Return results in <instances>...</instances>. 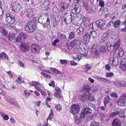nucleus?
Returning <instances> with one entry per match:
<instances>
[{"mask_svg":"<svg viewBox=\"0 0 126 126\" xmlns=\"http://www.w3.org/2000/svg\"><path fill=\"white\" fill-rule=\"evenodd\" d=\"M80 111L79 106L77 104H73L71 106V112L73 114L78 113Z\"/></svg>","mask_w":126,"mask_h":126,"instance_id":"obj_7","label":"nucleus"},{"mask_svg":"<svg viewBox=\"0 0 126 126\" xmlns=\"http://www.w3.org/2000/svg\"><path fill=\"white\" fill-rule=\"evenodd\" d=\"M44 77L46 78L50 79L51 78V76L49 75L46 73L44 75Z\"/></svg>","mask_w":126,"mask_h":126,"instance_id":"obj_62","label":"nucleus"},{"mask_svg":"<svg viewBox=\"0 0 126 126\" xmlns=\"http://www.w3.org/2000/svg\"><path fill=\"white\" fill-rule=\"evenodd\" d=\"M6 22L10 25L12 24L15 21L14 16H11V14L9 13L6 15Z\"/></svg>","mask_w":126,"mask_h":126,"instance_id":"obj_8","label":"nucleus"},{"mask_svg":"<svg viewBox=\"0 0 126 126\" xmlns=\"http://www.w3.org/2000/svg\"><path fill=\"white\" fill-rule=\"evenodd\" d=\"M109 35L107 32L104 33L102 37L101 41L103 42H104L107 40L108 38Z\"/></svg>","mask_w":126,"mask_h":126,"instance_id":"obj_24","label":"nucleus"},{"mask_svg":"<svg viewBox=\"0 0 126 126\" xmlns=\"http://www.w3.org/2000/svg\"><path fill=\"white\" fill-rule=\"evenodd\" d=\"M96 10V8L94 6L92 7L90 10V12L93 13Z\"/></svg>","mask_w":126,"mask_h":126,"instance_id":"obj_48","label":"nucleus"},{"mask_svg":"<svg viewBox=\"0 0 126 126\" xmlns=\"http://www.w3.org/2000/svg\"><path fill=\"white\" fill-rule=\"evenodd\" d=\"M81 43V41L80 40L74 39L68 44L67 46V47L69 49H71L74 47L79 48L80 47Z\"/></svg>","mask_w":126,"mask_h":126,"instance_id":"obj_1","label":"nucleus"},{"mask_svg":"<svg viewBox=\"0 0 126 126\" xmlns=\"http://www.w3.org/2000/svg\"><path fill=\"white\" fill-rule=\"evenodd\" d=\"M106 23L105 20H100L96 21L94 25L93 24V28L95 29L99 28L100 30H103Z\"/></svg>","mask_w":126,"mask_h":126,"instance_id":"obj_3","label":"nucleus"},{"mask_svg":"<svg viewBox=\"0 0 126 126\" xmlns=\"http://www.w3.org/2000/svg\"><path fill=\"white\" fill-rule=\"evenodd\" d=\"M112 62L114 65H116L119 63V59L117 58H114Z\"/></svg>","mask_w":126,"mask_h":126,"instance_id":"obj_32","label":"nucleus"},{"mask_svg":"<svg viewBox=\"0 0 126 126\" xmlns=\"http://www.w3.org/2000/svg\"><path fill=\"white\" fill-rule=\"evenodd\" d=\"M115 21V17H113L112 19L110 21L108 24V27H110L112 26L114 24L113 23Z\"/></svg>","mask_w":126,"mask_h":126,"instance_id":"obj_33","label":"nucleus"},{"mask_svg":"<svg viewBox=\"0 0 126 126\" xmlns=\"http://www.w3.org/2000/svg\"><path fill=\"white\" fill-rule=\"evenodd\" d=\"M86 114L84 113V112L82 111L81 113L80 114V117L81 119H83L86 116Z\"/></svg>","mask_w":126,"mask_h":126,"instance_id":"obj_51","label":"nucleus"},{"mask_svg":"<svg viewBox=\"0 0 126 126\" xmlns=\"http://www.w3.org/2000/svg\"><path fill=\"white\" fill-rule=\"evenodd\" d=\"M55 108L57 110L59 111L62 109V106L60 104L57 105L55 107Z\"/></svg>","mask_w":126,"mask_h":126,"instance_id":"obj_52","label":"nucleus"},{"mask_svg":"<svg viewBox=\"0 0 126 126\" xmlns=\"http://www.w3.org/2000/svg\"><path fill=\"white\" fill-rule=\"evenodd\" d=\"M82 111L84 112V113L86 115L91 113L92 111L88 107L84 109H83Z\"/></svg>","mask_w":126,"mask_h":126,"instance_id":"obj_29","label":"nucleus"},{"mask_svg":"<svg viewBox=\"0 0 126 126\" xmlns=\"http://www.w3.org/2000/svg\"><path fill=\"white\" fill-rule=\"evenodd\" d=\"M114 75V74L112 72H110L109 73H106V76L107 77H111Z\"/></svg>","mask_w":126,"mask_h":126,"instance_id":"obj_55","label":"nucleus"},{"mask_svg":"<svg viewBox=\"0 0 126 126\" xmlns=\"http://www.w3.org/2000/svg\"><path fill=\"white\" fill-rule=\"evenodd\" d=\"M81 56L80 55H78L76 56L73 57V59L78 61H79L81 59Z\"/></svg>","mask_w":126,"mask_h":126,"instance_id":"obj_43","label":"nucleus"},{"mask_svg":"<svg viewBox=\"0 0 126 126\" xmlns=\"http://www.w3.org/2000/svg\"><path fill=\"white\" fill-rule=\"evenodd\" d=\"M113 84L115 86H117L119 87H121V86L122 83L119 82H113Z\"/></svg>","mask_w":126,"mask_h":126,"instance_id":"obj_46","label":"nucleus"},{"mask_svg":"<svg viewBox=\"0 0 126 126\" xmlns=\"http://www.w3.org/2000/svg\"><path fill=\"white\" fill-rule=\"evenodd\" d=\"M91 90L92 92L95 93L97 91L98 89L96 87L93 86L91 88Z\"/></svg>","mask_w":126,"mask_h":126,"instance_id":"obj_50","label":"nucleus"},{"mask_svg":"<svg viewBox=\"0 0 126 126\" xmlns=\"http://www.w3.org/2000/svg\"><path fill=\"white\" fill-rule=\"evenodd\" d=\"M80 10L78 5H75L73 6L72 9V13L74 14H77L79 12Z\"/></svg>","mask_w":126,"mask_h":126,"instance_id":"obj_13","label":"nucleus"},{"mask_svg":"<svg viewBox=\"0 0 126 126\" xmlns=\"http://www.w3.org/2000/svg\"><path fill=\"white\" fill-rule=\"evenodd\" d=\"M20 50L23 52H25L29 50V45L26 43H23L20 45Z\"/></svg>","mask_w":126,"mask_h":126,"instance_id":"obj_12","label":"nucleus"},{"mask_svg":"<svg viewBox=\"0 0 126 126\" xmlns=\"http://www.w3.org/2000/svg\"><path fill=\"white\" fill-rule=\"evenodd\" d=\"M112 125L113 126H120V121L118 119H115L113 122Z\"/></svg>","mask_w":126,"mask_h":126,"instance_id":"obj_19","label":"nucleus"},{"mask_svg":"<svg viewBox=\"0 0 126 126\" xmlns=\"http://www.w3.org/2000/svg\"><path fill=\"white\" fill-rule=\"evenodd\" d=\"M125 59H123L120 63L121 65V68L123 70H125L126 69V63H123V62H124Z\"/></svg>","mask_w":126,"mask_h":126,"instance_id":"obj_27","label":"nucleus"},{"mask_svg":"<svg viewBox=\"0 0 126 126\" xmlns=\"http://www.w3.org/2000/svg\"><path fill=\"white\" fill-rule=\"evenodd\" d=\"M116 56L119 57H122L124 55V51L121 48L118 47L114 51Z\"/></svg>","mask_w":126,"mask_h":126,"instance_id":"obj_9","label":"nucleus"},{"mask_svg":"<svg viewBox=\"0 0 126 126\" xmlns=\"http://www.w3.org/2000/svg\"><path fill=\"white\" fill-rule=\"evenodd\" d=\"M108 49V47L106 45H103L102 46L99 48L100 52L102 53H104L106 52Z\"/></svg>","mask_w":126,"mask_h":126,"instance_id":"obj_20","label":"nucleus"},{"mask_svg":"<svg viewBox=\"0 0 126 126\" xmlns=\"http://www.w3.org/2000/svg\"><path fill=\"white\" fill-rule=\"evenodd\" d=\"M0 114L1 116L2 117L4 120H7L9 119V117L7 115L2 112L0 113Z\"/></svg>","mask_w":126,"mask_h":126,"instance_id":"obj_34","label":"nucleus"},{"mask_svg":"<svg viewBox=\"0 0 126 126\" xmlns=\"http://www.w3.org/2000/svg\"><path fill=\"white\" fill-rule=\"evenodd\" d=\"M82 23L84 24L85 25L87 24V22H88V20L84 16L82 17Z\"/></svg>","mask_w":126,"mask_h":126,"instance_id":"obj_44","label":"nucleus"},{"mask_svg":"<svg viewBox=\"0 0 126 126\" xmlns=\"http://www.w3.org/2000/svg\"><path fill=\"white\" fill-rule=\"evenodd\" d=\"M120 45V41L118 40L113 45L114 48H118Z\"/></svg>","mask_w":126,"mask_h":126,"instance_id":"obj_40","label":"nucleus"},{"mask_svg":"<svg viewBox=\"0 0 126 126\" xmlns=\"http://www.w3.org/2000/svg\"><path fill=\"white\" fill-rule=\"evenodd\" d=\"M0 32L4 36H6L8 34V32L2 27L0 28Z\"/></svg>","mask_w":126,"mask_h":126,"instance_id":"obj_28","label":"nucleus"},{"mask_svg":"<svg viewBox=\"0 0 126 126\" xmlns=\"http://www.w3.org/2000/svg\"><path fill=\"white\" fill-rule=\"evenodd\" d=\"M99 5L101 7H103L104 6V2L103 1L100 0L99 2Z\"/></svg>","mask_w":126,"mask_h":126,"instance_id":"obj_61","label":"nucleus"},{"mask_svg":"<svg viewBox=\"0 0 126 126\" xmlns=\"http://www.w3.org/2000/svg\"><path fill=\"white\" fill-rule=\"evenodd\" d=\"M38 48V46L36 45L35 44L31 45L30 47L29 48L31 52H33L34 53L36 52Z\"/></svg>","mask_w":126,"mask_h":126,"instance_id":"obj_16","label":"nucleus"},{"mask_svg":"<svg viewBox=\"0 0 126 126\" xmlns=\"http://www.w3.org/2000/svg\"><path fill=\"white\" fill-rule=\"evenodd\" d=\"M82 89L84 91H89L90 90L91 87L88 85H86L83 87Z\"/></svg>","mask_w":126,"mask_h":126,"instance_id":"obj_38","label":"nucleus"},{"mask_svg":"<svg viewBox=\"0 0 126 126\" xmlns=\"http://www.w3.org/2000/svg\"><path fill=\"white\" fill-rule=\"evenodd\" d=\"M18 35L21 40L27 38L28 37L26 34L23 32H20Z\"/></svg>","mask_w":126,"mask_h":126,"instance_id":"obj_18","label":"nucleus"},{"mask_svg":"<svg viewBox=\"0 0 126 126\" xmlns=\"http://www.w3.org/2000/svg\"><path fill=\"white\" fill-rule=\"evenodd\" d=\"M20 40H21L18 35V36L17 37L14 39V42L15 43H16L20 41Z\"/></svg>","mask_w":126,"mask_h":126,"instance_id":"obj_56","label":"nucleus"},{"mask_svg":"<svg viewBox=\"0 0 126 126\" xmlns=\"http://www.w3.org/2000/svg\"><path fill=\"white\" fill-rule=\"evenodd\" d=\"M48 14L47 13H44L41 14L39 19H42V22L44 23V27H47L49 25L50 20L47 17Z\"/></svg>","mask_w":126,"mask_h":126,"instance_id":"obj_4","label":"nucleus"},{"mask_svg":"<svg viewBox=\"0 0 126 126\" xmlns=\"http://www.w3.org/2000/svg\"><path fill=\"white\" fill-rule=\"evenodd\" d=\"M110 101V99L109 96H107L104 98V103L105 107H106V104L109 103Z\"/></svg>","mask_w":126,"mask_h":126,"instance_id":"obj_35","label":"nucleus"},{"mask_svg":"<svg viewBox=\"0 0 126 126\" xmlns=\"http://www.w3.org/2000/svg\"><path fill=\"white\" fill-rule=\"evenodd\" d=\"M84 29L81 26L79 27L76 31L77 34L79 35H82L84 32Z\"/></svg>","mask_w":126,"mask_h":126,"instance_id":"obj_21","label":"nucleus"},{"mask_svg":"<svg viewBox=\"0 0 126 126\" xmlns=\"http://www.w3.org/2000/svg\"><path fill=\"white\" fill-rule=\"evenodd\" d=\"M51 21H54V20H56V18L55 17V16L54 15H52L51 16Z\"/></svg>","mask_w":126,"mask_h":126,"instance_id":"obj_60","label":"nucleus"},{"mask_svg":"<svg viewBox=\"0 0 126 126\" xmlns=\"http://www.w3.org/2000/svg\"><path fill=\"white\" fill-rule=\"evenodd\" d=\"M123 110H121L120 111V113H119V116L121 118H124L125 117V115H126V114H125V113L123 111Z\"/></svg>","mask_w":126,"mask_h":126,"instance_id":"obj_42","label":"nucleus"},{"mask_svg":"<svg viewBox=\"0 0 126 126\" xmlns=\"http://www.w3.org/2000/svg\"><path fill=\"white\" fill-rule=\"evenodd\" d=\"M53 111L51 109L50 110V111L49 116L47 119V121L48 120H49L50 121L51 120L52 117L53 116Z\"/></svg>","mask_w":126,"mask_h":126,"instance_id":"obj_31","label":"nucleus"},{"mask_svg":"<svg viewBox=\"0 0 126 126\" xmlns=\"http://www.w3.org/2000/svg\"><path fill=\"white\" fill-rule=\"evenodd\" d=\"M36 27L34 21H31L27 23L25 30L28 32H31L34 31Z\"/></svg>","mask_w":126,"mask_h":126,"instance_id":"obj_2","label":"nucleus"},{"mask_svg":"<svg viewBox=\"0 0 126 126\" xmlns=\"http://www.w3.org/2000/svg\"><path fill=\"white\" fill-rule=\"evenodd\" d=\"M30 84L31 86H35V88L37 90L41 92H42V90L39 87H38V85L40 86L42 85V84L39 82L36 81H32L31 83H30Z\"/></svg>","mask_w":126,"mask_h":126,"instance_id":"obj_10","label":"nucleus"},{"mask_svg":"<svg viewBox=\"0 0 126 126\" xmlns=\"http://www.w3.org/2000/svg\"><path fill=\"white\" fill-rule=\"evenodd\" d=\"M25 94V95L27 96H29L30 95V93L27 90H25L24 91Z\"/></svg>","mask_w":126,"mask_h":126,"instance_id":"obj_63","label":"nucleus"},{"mask_svg":"<svg viewBox=\"0 0 126 126\" xmlns=\"http://www.w3.org/2000/svg\"><path fill=\"white\" fill-rule=\"evenodd\" d=\"M83 5L84 6V7L85 8L86 10H88L90 8V7L89 5H88V4H87V2L86 3L85 2H84V4H83Z\"/></svg>","mask_w":126,"mask_h":126,"instance_id":"obj_54","label":"nucleus"},{"mask_svg":"<svg viewBox=\"0 0 126 126\" xmlns=\"http://www.w3.org/2000/svg\"><path fill=\"white\" fill-rule=\"evenodd\" d=\"M90 126H99L98 123L94 121L91 124Z\"/></svg>","mask_w":126,"mask_h":126,"instance_id":"obj_47","label":"nucleus"},{"mask_svg":"<svg viewBox=\"0 0 126 126\" xmlns=\"http://www.w3.org/2000/svg\"><path fill=\"white\" fill-rule=\"evenodd\" d=\"M117 103L119 105L123 106H125L126 105V99L121 98L118 101Z\"/></svg>","mask_w":126,"mask_h":126,"instance_id":"obj_17","label":"nucleus"},{"mask_svg":"<svg viewBox=\"0 0 126 126\" xmlns=\"http://www.w3.org/2000/svg\"><path fill=\"white\" fill-rule=\"evenodd\" d=\"M49 85L51 86L54 87H55L54 82L53 81H51L50 83H49Z\"/></svg>","mask_w":126,"mask_h":126,"instance_id":"obj_59","label":"nucleus"},{"mask_svg":"<svg viewBox=\"0 0 126 126\" xmlns=\"http://www.w3.org/2000/svg\"><path fill=\"white\" fill-rule=\"evenodd\" d=\"M69 6V4L67 3H62L61 4V7L63 9V10L67 8Z\"/></svg>","mask_w":126,"mask_h":126,"instance_id":"obj_30","label":"nucleus"},{"mask_svg":"<svg viewBox=\"0 0 126 126\" xmlns=\"http://www.w3.org/2000/svg\"><path fill=\"white\" fill-rule=\"evenodd\" d=\"M116 19L115 18V21L114 22L113 27L114 28H116L118 27L120 24L121 23V21L119 20H116Z\"/></svg>","mask_w":126,"mask_h":126,"instance_id":"obj_26","label":"nucleus"},{"mask_svg":"<svg viewBox=\"0 0 126 126\" xmlns=\"http://www.w3.org/2000/svg\"><path fill=\"white\" fill-rule=\"evenodd\" d=\"M75 32H72L70 33L69 37L70 39H72L75 38Z\"/></svg>","mask_w":126,"mask_h":126,"instance_id":"obj_41","label":"nucleus"},{"mask_svg":"<svg viewBox=\"0 0 126 126\" xmlns=\"http://www.w3.org/2000/svg\"><path fill=\"white\" fill-rule=\"evenodd\" d=\"M63 19L66 24H68L70 23L72 19L71 13H65L63 16Z\"/></svg>","mask_w":126,"mask_h":126,"instance_id":"obj_5","label":"nucleus"},{"mask_svg":"<svg viewBox=\"0 0 126 126\" xmlns=\"http://www.w3.org/2000/svg\"><path fill=\"white\" fill-rule=\"evenodd\" d=\"M15 33H10L8 35V38L10 41H12L15 38Z\"/></svg>","mask_w":126,"mask_h":126,"instance_id":"obj_25","label":"nucleus"},{"mask_svg":"<svg viewBox=\"0 0 126 126\" xmlns=\"http://www.w3.org/2000/svg\"><path fill=\"white\" fill-rule=\"evenodd\" d=\"M21 6L19 3H16L13 4L12 10L16 13H17L20 10Z\"/></svg>","mask_w":126,"mask_h":126,"instance_id":"obj_11","label":"nucleus"},{"mask_svg":"<svg viewBox=\"0 0 126 126\" xmlns=\"http://www.w3.org/2000/svg\"><path fill=\"white\" fill-rule=\"evenodd\" d=\"M92 37L91 35L89 34L88 33L86 32L84 34V38L86 42H89L90 39V37Z\"/></svg>","mask_w":126,"mask_h":126,"instance_id":"obj_22","label":"nucleus"},{"mask_svg":"<svg viewBox=\"0 0 126 126\" xmlns=\"http://www.w3.org/2000/svg\"><path fill=\"white\" fill-rule=\"evenodd\" d=\"M119 112L118 111H115L111 113L110 115V116L111 118H112L115 116H116L119 114Z\"/></svg>","mask_w":126,"mask_h":126,"instance_id":"obj_37","label":"nucleus"},{"mask_svg":"<svg viewBox=\"0 0 126 126\" xmlns=\"http://www.w3.org/2000/svg\"><path fill=\"white\" fill-rule=\"evenodd\" d=\"M60 62L62 65H66L67 63V61L66 60H60Z\"/></svg>","mask_w":126,"mask_h":126,"instance_id":"obj_53","label":"nucleus"},{"mask_svg":"<svg viewBox=\"0 0 126 126\" xmlns=\"http://www.w3.org/2000/svg\"><path fill=\"white\" fill-rule=\"evenodd\" d=\"M90 34L93 38H95L97 36V34L96 32L94 31L90 32Z\"/></svg>","mask_w":126,"mask_h":126,"instance_id":"obj_36","label":"nucleus"},{"mask_svg":"<svg viewBox=\"0 0 126 126\" xmlns=\"http://www.w3.org/2000/svg\"><path fill=\"white\" fill-rule=\"evenodd\" d=\"M110 95L112 97L114 98H116L118 97V95L115 92H112L110 94Z\"/></svg>","mask_w":126,"mask_h":126,"instance_id":"obj_57","label":"nucleus"},{"mask_svg":"<svg viewBox=\"0 0 126 126\" xmlns=\"http://www.w3.org/2000/svg\"><path fill=\"white\" fill-rule=\"evenodd\" d=\"M87 99L89 101H92L94 100V96L90 94H89L87 96Z\"/></svg>","mask_w":126,"mask_h":126,"instance_id":"obj_39","label":"nucleus"},{"mask_svg":"<svg viewBox=\"0 0 126 126\" xmlns=\"http://www.w3.org/2000/svg\"><path fill=\"white\" fill-rule=\"evenodd\" d=\"M59 42V40L58 39H56L54 40V42L52 43V45H54V46H56L57 43L58 42Z\"/></svg>","mask_w":126,"mask_h":126,"instance_id":"obj_64","label":"nucleus"},{"mask_svg":"<svg viewBox=\"0 0 126 126\" xmlns=\"http://www.w3.org/2000/svg\"><path fill=\"white\" fill-rule=\"evenodd\" d=\"M2 55V59L3 60H4L7 58V60H8V57L6 53L4 52H3L1 53Z\"/></svg>","mask_w":126,"mask_h":126,"instance_id":"obj_45","label":"nucleus"},{"mask_svg":"<svg viewBox=\"0 0 126 126\" xmlns=\"http://www.w3.org/2000/svg\"><path fill=\"white\" fill-rule=\"evenodd\" d=\"M87 95L85 94H83L79 95V98L81 101H85L87 99Z\"/></svg>","mask_w":126,"mask_h":126,"instance_id":"obj_23","label":"nucleus"},{"mask_svg":"<svg viewBox=\"0 0 126 126\" xmlns=\"http://www.w3.org/2000/svg\"><path fill=\"white\" fill-rule=\"evenodd\" d=\"M5 99L7 102L14 105L17 107L19 108V106L17 102L14 99L8 96H5Z\"/></svg>","mask_w":126,"mask_h":126,"instance_id":"obj_6","label":"nucleus"},{"mask_svg":"<svg viewBox=\"0 0 126 126\" xmlns=\"http://www.w3.org/2000/svg\"><path fill=\"white\" fill-rule=\"evenodd\" d=\"M16 81L19 84H21L22 82H24V81H22L21 79L20 78V77H19L18 78V79L16 80Z\"/></svg>","mask_w":126,"mask_h":126,"instance_id":"obj_58","label":"nucleus"},{"mask_svg":"<svg viewBox=\"0 0 126 126\" xmlns=\"http://www.w3.org/2000/svg\"><path fill=\"white\" fill-rule=\"evenodd\" d=\"M31 9H26L24 11V14L26 16L31 17L33 15Z\"/></svg>","mask_w":126,"mask_h":126,"instance_id":"obj_14","label":"nucleus"},{"mask_svg":"<svg viewBox=\"0 0 126 126\" xmlns=\"http://www.w3.org/2000/svg\"><path fill=\"white\" fill-rule=\"evenodd\" d=\"M97 45H94L92 46V52H95L96 50Z\"/></svg>","mask_w":126,"mask_h":126,"instance_id":"obj_49","label":"nucleus"},{"mask_svg":"<svg viewBox=\"0 0 126 126\" xmlns=\"http://www.w3.org/2000/svg\"><path fill=\"white\" fill-rule=\"evenodd\" d=\"M55 91L54 95V96L59 98L61 97V90L58 87H56L55 88Z\"/></svg>","mask_w":126,"mask_h":126,"instance_id":"obj_15","label":"nucleus"}]
</instances>
